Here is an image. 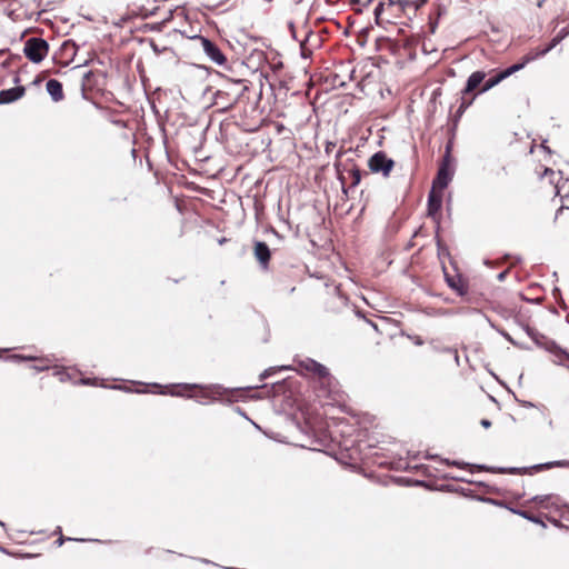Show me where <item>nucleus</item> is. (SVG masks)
I'll return each instance as SVG.
<instances>
[{
  "instance_id": "obj_23",
  "label": "nucleus",
  "mask_w": 569,
  "mask_h": 569,
  "mask_svg": "<svg viewBox=\"0 0 569 569\" xmlns=\"http://www.w3.org/2000/svg\"><path fill=\"white\" fill-rule=\"evenodd\" d=\"M90 76H91V72H90V71H89V72H87V73L84 74V77H83V83H82L83 86H84L86 81L90 78Z\"/></svg>"
},
{
  "instance_id": "obj_2",
  "label": "nucleus",
  "mask_w": 569,
  "mask_h": 569,
  "mask_svg": "<svg viewBox=\"0 0 569 569\" xmlns=\"http://www.w3.org/2000/svg\"><path fill=\"white\" fill-rule=\"evenodd\" d=\"M23 52L33 63H40L49 52V44L42 38H30L24 42Z\"/></svg>"
},
{
  "instance_id": "obj_17",
  "label": "nucleus",
  "mask_w": 569,
  "mask_h": 569,
  "mask_svg": "<svg viewBox=\"0 0 569 569\" xmlns=\"http://www.w3.org/2000/svg\"><path fill=\"white\" fill-rule=\"evenodd\" d=\"M503 79H505V76L501 72L498 73L497 76L488 79L485 82L483 87L481 88L480 92H486V91L490 90L491 88L497 86L499 82H501Z\"/></svg>"
},
{
  "instance_id": "obj_14",
  "label": "nucleus",
  "mask_w": 569,
  "mask_h": 569,
  "mask_svg": "<svg viewBox=\"0 0 569 569\" xmlns=\"http://www.w3.org/2000/svg\"><path fill=\"white\" fill-rule=\"evenodd\" d=\"M315 40L316 42L319 41V37L317 34H313L311 31H307L303 40L300 41V49H301V56L303 58H309L311 56V50L308 48V43L311 40Z\"/></svg>"
},
{
  "instance_id": "obj_3",
  "label": "nucleus",
  "mask_w": 569,
  "mask_h": 569,
  "mask_svg": "<svg viewBox=\"0 0 569 569\" xmlns=\"http://www.w3.org/2000/svg\"><path fill=\"white\" fill-rule=\"evenodd\" d=\"M395 167V161L383 151L373 153L368 160V168L372 173H381L383 178H388Z\"/></svg>"
},
{
  "instance_id": "obj_26",
  "label": "nucleus",
  "mask_w": 569,
  "mask_h": 569,
  "mask_svg": "<svg viewBox=\"0 0 569 569\" xmlns=\"http://www.w3.org/2000/svg\"><path fill=\"white\" fill-rule=\"evenodd\" d=\"M63 541H64V539H63V538H60V539L58 540V545H59V546H61V545L63 543Z\"/></svg>"
},
{
  "instance_id": "obj_7",
  "label": "nucleus",
  "mask_w": 569,
  "mask_h": 569,
  "mask_svg": "<svg viewBox=\"0 0 569 569\" xmlns=\"http://www.w3.org/2000/svg\"><path fill=\"white\" fill-rule=\"evenodd\" d=\"M26 92L24 87L18 86L0 91V104L10 103L19 100Z\"/></svg>"
},
{
  "instance_id": "obj_1",
  "label": "nucleus",
  "mask_w": 569,
  "mask_h": 569,
  "mask_svg": "<svg viewBox=\"0 0 569 569\" xmlns=\"http://www.w3.org/2000/svg\"><path fill=\"white\" fill-rule=\"evenodd\" d=\"M412 7L409 0H387L380 1L375 7L373 14L376 23L383 26L386 23H396V20L402 14L410 17L408 8Z\"/></svg>"
},
{
  "instance_id": "obj_21",
  "label": "nucleus",
  "mask_w": 569,
  "mask_h": 569,
  "mask_svg": "<svg viewBox=\"0 0 569 569\" xmlns=\"http://www.w3.org/2000/svg\"><path fill=\"white\" fill-rule=\"evenodd\" d=\"M472 101H473V98L469 101H466L465 98L462 97V101L459 106L458 112L462 113L467 108H469V106L472 103Z\"/></svg>"
},
{
  "instance_id": "obj_12",
  "label": "nucleus",
  "mask_w": 569,
  "mask_h": 569,
  "mask_svg": "<svg viewBox=\"0 0 569 569\" xmlns=\"http://www.w3.org/2000/svg\"><path fill=\"white\" fill-rule=\"evenodd\" d=\"M480 470H487L490 472H498V473H510V475H522L527 472V468H517V467H487L483 465L477 466Z\"/></svg>"
},
{
  "instance_id": "obj_19",
  "label": "nucleus",
  "mask_w": 569,
  "mask_h": 569,
  "mask_svg": "<svg viewBox=\"0 0 569 569\" xmlns=\"http://www.w3.org/2000/svg\"><path fill=\"white\" fill-rule=\"evenodd\" d=\"M569 462L568 461H552V462H548V463H545V465H540V466H537L536 468L537 469H541V468H552V467H565V466H568Z\"/></svg>"
},
{
  "instance_id": "obj_11",
  "label": "nucleus",
  "mask_w": 569,
  "mask_h": 569,
  "mask_svg": "<svg viewBox=\"0 0 569 569\" xmlns=\"http://www.w3.org/2000/svg\"><path fill=\"white\" fill-rule=\"evenodd\" d=\"M486 73L483 71H475L472 72L466 83L465 89L462 90V94H468L472 92L475 89L479 87V84L485 80Z\"/></svg>"
},
{
  "instance_id": "obj_16",
  "label": "nucleus",
  "mask_w": 569,
  "mask_h": 569,
  "mask_svg": "<svg viewBox=\"0 0 569 569\" xmlns=\"http://www.w3.org/2000/svg\"><path fill=\"white\" fill-rule=\"evenodd\" d=\"M347 172H348L349 178L351 180L350 188L357 187L360 183L361 176H362L360 169L357 166H353Z\"/></svg>"
},
{
  "instance_id": "obj_32",
  "label": "nucleus",
  "mask_w": 569,
  "mask_h": 569,
  "mask_svg": "<svg viewBox=\"0 0 569 569\" xmlns=\"http://www.w3.org/2000/svg\"><path fill=\"white\" fill-rule=\"evenodd\" d=\"M16 359H23L22 357L20 356H14Z\"/></svg>"
},
{
  "instance_id": "obj_6",
  "label": "nucleus",
  "mask_w": 569,
  "mask_h": 569,
  "mask_svg": "<svg viewBox=\"0 0 569 569\" xmlns=\"http://www.w3.org/2000/svg\"><path fill=\"white\" fill-rule=\"evenodd\" d=\"M569 34V29L562 28L559 33L550 41L548 46L542 49H538V51L533 54H529L527 57V61H532L539 57H543L550 50H552L558 43H560Z\"/></svg>"
},
{
  "instance_id": "obj_22",
  "label": "nucleus",
  "mask_w": 569,
  "mask_h": 569,
  "mask_svg": "<svg viewBox=\"0 0 569 569\" xmlns=\"http://www.w3.org/2000/svg\"><path fill=\"white\" fill-rule=\"evenodd\" d=\"M481 425H482L485 428H488V427L491 425V422H490L489 420L483 419V420H481Z\"/></svg>"
},
{
  "instance_id": "obj_25",
  "label": "nucleus",
  "mask_w": 569,
  "mask_h": 569,
  "mask_svg": "<svg viewBox=\"0 0 569 569\" xmlns=\"http://www.w3.org/2000/svg\"><path fill=\"white\" fill-rule=\"evenodd\" d=\"M267 376H269V370H266L262 375H261V378H266Z\"/></svg>"
},
{
  "instance_id": "obj_4",
  "label": "nucleus",
  "mask_w": 569,
  "mask_h": 569,
  "mask_svg": "<svg viewBox=\"0 0 569 569\" xmlns=\"http://www.w3.org/2000/svg\"><path fill=\"white\" fill-rule=\"evenodd\" d=\"M299 365L303 370L316 375L322 385L330 387L333 382V377L330 375L329 370L316 360L307 358L300 361Z\"/></svg>"
},
{
  "instance_id": "obj_27",
  "label": "nucleus",
  "mask_w": 569,
  "mask_h": 569,
  "mask_svg": "<svg viewBox=\"0 0 569 569\" xmlns=\"http://www.w3.org/2000/svg\"><path fill=\"white\" fill-rule=\"evenodd\" d=\"M498 278H499L500 280H502V279L505 278V273H503V272H501V273L498 276Z\"/></svg>"
},
{
  "instance_id": "obj_31",
  "label": "nucleus",
  "mask_w": 569,
  "mask_h": 569,
  "mask_svg": "<svg viewBox=\"0 0 569 569\" xmlns=\"http://www.w3.org/2000/svg\"><path fill=\"white\" fill-rule=\"evenodd\" d=\"M533 500H536V501H538V500H539V501H542L539 497H535V498H533Z\"/></svg>"
},
{
  "instance_id": "obj_28",
  "label": "nucleus",
  "mask_w": 569,
  "mask_h": 569,
  "mask_svg": "<svg viewBox=\"0 0 569 569\" xmlns=\"http://www.w3.org/2000/svg\"><path fill=\"white\" fill-rule=\"evenodd\" d=\"M542 2H543V0H539V1L537 2V6H538V7H541V6H542Z\"/></svg>"
},
{
  "instance_id": "obj_9",
  "label": "nucleus",
  "mask_w": 569,
  "mask_h": 569,
  "mask_svg": "<svg viewBox=\"0 0 569 569\" xmlns=\"http://www.w3.org/2000/svg\"><path fill=\"white\" fill-rule=\"evenodd\" d=\"M450 181H451V174H450L447 166L442 164L439 168L437 177L435 178V180L432 182V190L433 191H435V189L443 190L445 188H447V186L449 184Z\"/></svg>"
},
{
  "instance_id": "obj_29",
  "label": "nucleus",
  "mask_w": 569,
  "mask_h": 569,
  "mask_svg": "<svg viewBox=\"0 0 569 569\" xmlns=\"http://www.w3.org/2000/svg\"><path fill=\"white\" fill-rule=\"evenodd\" d=\"M448 283H449V287L455 288L453 282H451V281L449 280V281H448Z\"/></svg>"
},
{
  "instance_id": "obj_13",
  "label": "nucleus",
  "mask_w": 569,
  "mask_h": 569,
  "mask_svg": "<svg viewBox=\"0 0 569 569\" xmlns=\"http://www.w3.org/2000/svg\"><path fill=\"white\" fill-rule=\"evenodd\" d=\"M442 199L440 194H436L433 190L429 193L428 197V214L435 217L441 209Z\"/></svg>"
},
{
  "instance_id": "obj_24",
  "label": "nucleus",
  "mask_w": 569,
  "mask_h": 569,
  "mask_svg": "<svg viewBox=\"0 0 569 569\" xmlns=\"http://www.w3.org/2000/svg\"><path fill=\"white\" fill-rule=\"evenodd\" d=\"M451 465H452V466H457V467H462V466H465V463H460V462H458V461H452V462H451Z\"/></svg>"
},
{
  "instance_id": "obj_10",
  "label": "nucleus",
  "mask_w": 569,
  "mask_h": 569,
  "mask_svg": "<svg viewBox=\"0 0 569 569\" xmlns=\"http://www.w3.org/2000/svg\"><path fill=\"white\" fill-rule=\"evenodd\" d=\"M47 92L50 94L53 101L58 102L63 99V89L60 81L57 79H50L46 83Z\"/></svg>"
},
{
  "instance_id": "obj_15",
  "label": "nucleus",
  "mask_w": 569,
  "mask_h": 569,
  "mask_svg": "<svg viewBox=\"0 0 569 569\" xmlns=\"http://www.w3.org/2000/svg\"><path fill=\"white\" fill-rule=\"evenodd\" d=\"M537 51H538V49H536V50H531L530 52H528V53L525 56V58H523V62L512 64V66H510L509 68H507L506 70L501 71V73L505 76V79H506L507 77L511 76L513 72H516V71H518V70H520V69H522V68L525 67V64L529 62V61H527V57H528L529 54H533V53H536Z\"/></svg>"
},
{
  "instance_id": "obj_5",
  "label": "nucleus",
  "mask_w": 569,
  "mask_h": 569,
  "mask_svg": "<svg viewBox=\"0 0 569 569\" xmlns=\"http://www.w3.org/2000/svg\"><path fill=\"white\" fill-rule=\"evenodd\" d=\"M200 40L203 52L212 62L218 66H223L227 62L224 54L216 43L203 37H201Z\"/></svg>"
},
{
  "instance_id": "obj_30",
  "label": "nucleus",
  "mask_w": 569,
  "mask_h": 569,
  "mask_svg": "<svg viewBox=\"0 0 569 569\" xmlns=\"http://www.w3.org/2000/svg\"><path fill=\"white\" fill-rule=\"evenodd\" d=\"M562 353H563V356H565L567 359H569V355H568L567 352H562Z\"/></svg>"
},
{
  "instance_id": "obj_20",
  "label": "nucleus",
  "mask_w": 569,
  "mask_h": 569,
  "mask_svg": "<svg viewBox=\"0 0 569 569\" xmlns=\"http://www.w3.org/2000/svg\"><path fill=\"white\" fill-rule=\"evenodd\" d=\"M427 0H415V1H411L409 0V3L412 4V7L408 8L409 12L410 13H416V11L426 3Z\"/></svg>"
},
{
  "instance_id": "obj_8",
  "label": "nucleus",
  "mask_w": 569,
  "mask_h": 569,
  "mask_svg": "<svg viewBox=\"0 0 569 569\" xmlns=\"http://www.w3.org/2000/svg\"><path fill=\"white\" fill-rule=\"evenodd\" d=\"M270 249L266 242L257 241L254 243V257L259 261L261 268L267 269L270 261Z\"/></svg>"
},
{
  "instance_id": "obj_18",
  "label": "nucleus",
  "mask_w": 569,
  "mask_h": 569,
  "mask_svg": "<svg viewBox=\"0 0 569 569\" xmlns=\"http://www.w3.org/2000/svg\"><path fill=\"white\" fill-rule=\"evenodd\" d=\"M513 512L519 515V516H521V517H523V518H526V519H528V520H530V521H532V522H535V523H540V525L545 526L543 522L539 518H537L536 516L530 515L527 511L513 510Z\"/></svg>"
}]
</instances>
